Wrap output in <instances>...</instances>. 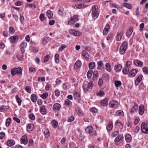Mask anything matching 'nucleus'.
I'll return each instance as SVG.
<instances>
[{
  "label": "nucleus",
  "mask_w": 148,
  "mask_h": 148,
  "mask_svg": "<svg viewBox=\"0 0 148 148\" xmlns=\"http://www.w3.org/2000/svg\"><path fill=\"white\" fill-rule=\"evenodd\" d=\"M123 138V136L122 134H120L116 137L114 140V142L116 143L119 142Z\"/></svg>",
  "instance_id": "dca6fc26"
},
{
  "label": "nucleus",
  "mask_w": 148,
  "mask_h": 148,
  "mask_svg": "<svg viewBox=\"0 0 148 148\" xmlns=\"http://www.w3.org/2000/svg\"><path fill=\"white\" fill-rule=\"evenodd\" d=\"M40 113L42 114H45L46 113L47 110L45 106H43L40 109Z\"/></svg>",
  "instance_id": "393cba45"
},
{
  "label": "nucleus",
  "mask_w": 148,
  "mask_h": 148,
  "mask_svg": "<svg viewBox=\"0 0 148 148\" xmlns=\"http://www.w3.org/2000/svg\"><path fill=\"white\" fill-rule=\"evenodd\" d=\"M93 86V82L92 81H89V82L84 81L83 85V88L84 91L86 92L91 90Z\"/></svg>",
  "instance_id": "f257e3e1"
},
{
  "label": "nucleus",
  "mask_w": 148,
  "mask_h": 148,
  "mask_svg": "<svg viewBox=\"0 0 148 148\" xmlns=\"http://www.w3.org/2000/svg\"><path fill=\"white\" fill-rule=\"evenodd\" d=\"M22 73V71L21 67L14 68L12 69L11 71V73L12 76L16 74H17L18 75H21Z\"/></svg>",
  "instance_id": "20e7f679"
},
{
  "label": "nucleus",
  "mask_w": 148,
  "mask_h": 148,
  "mask_svg": "<svg viewBox=\"0 0 148 148\" xmlns=\"http://www.w3.org/2000/svg\"><path fill=\"white\" fill-rule=\"evenodd\" d=\"M25 90L28 93H30L32 92L31 88L30 86H26L25 88Z\"/></svg>",
  "instance_id": "680f3d73"
},
{
  "label": "nucleus",
  "mask_w": 148,
  "mask_h": 148,
  "mask_svg": "<svg viewBox=\"0 0 148 148\" xmlns=\"http://www.w3.org/2000/svg\"><path fill=\"white\" fill-rule=\"evenodd\" d=\"M125 138L126 142H130L131 140V136L129 134H127L125 136Z\"/></svg>",
  "instance_id": "e433bc0d"
},
{
  "label": "nucleus",
  "mask_w": 148,
  "mask_h": 148,
  "mask_svg": "<svg viewBox=\"0 0 148 148\" xmlns=\"http://www.w3.org/2000/svg\"><path fill=\"white\" fill-rule=\"evenodd\" d=\"M29 118L32 120H34L35 119V117L34 115L32 113L30 114L29 116Z\"/></svg>",
  "instance_id": "774afa93"
},
{
  "label": "nucleus",
  "mask_w": 148,
  "mask_h": 148,
  "mask_svg": "<svg viewBox=\"0 0 148 148\" xmlns=\"http://www.w3.org/2000/svg\"><path fill=\"white\" fill-rule=\"evenodd\" d=\"M27 46V43L25 42H23L20 45V47L26 48Z\"/></svg>",
  "instance_id": "69168bd1"
},
{
  "label": "nucleus",
  "mask_w": 148,
  "mask_h": 148,
  "mask_svg": "<svg viewBox=\"0 0 148 148\" xmlns=\"http://www.w3.org/2000/svg\"><path fill=\"white\" fill-rule=\"evenodd\" d=\"M98 77V72L97 71H95L93 73L92 79L93 80H97Z\"/></svg>",
  "instance_id": "c9c22d12"
},
{
  "label": "nucleus",
  "mask_w": 148,
  "mask_h": 148,
  "mask_svg": "<svg viewBox=\"0 0 148 148\" xmlns=\"http://www.w3.org/2000/svg\"><path fill=\"white\" fill-rule=\"evenodd\" d=\"M115 116H117L119 115H122L123 116H124V113L121 110H119L117 111L115 113V114H114Z\"/></svg>",
  "instance_id": "7c9ffc66"
},
{
  "label": "nucleus",
  "mask_w": 148,
  "mask_h": 148,
  "mask_svg": "<svg viewBox=\"0 0 148 148\" xmlns=\"http://www.w3.org/2000/svg\"><path fill=\"white\" fill-rule=\"evenodd\" d=\"M9 107L8 106H2L0 107V111L4 112L8 109Z\"/></svg>",
  "instance_id": "cd10ccee"
},
{
  "label": "nucleus",
  "mask_w": 148,
  "mask_h": 148,
  "mask_svg": "<svg viewBox=\"0 0 148 148\" xmlns=\"http://www.w3.org/2000/svg\"><path fill=\"white\" fill-rule=\"evenodd\" d=\"M51 124L53 127L56 128L58 125V122L56 120H53L51 122Z\"/></svg>",
  "instance_id": "473e14b6"
},
{
  "label": "nucleus",
  "mask_w": 148,
  "mask_h": 148,
  "mask_svg": "<svg viewBox=\"0 0 148 148\" xmlns=\"http://www.w3.org/2000/svg\"><path fill=\"white\" fill-rule=\"evenodd\" d=\"M75 111L78 115H80L81 114V110L79 108L76 107L75 108Z\"/></svg>",
  "instance_id": "13d9d810"
},
{
  "label": "nucleus",
  "mask_w": 148,
  "mask_h": 148,
  "mask_svg": "<svg viewBox=\"0 0 148 148\" xmlns=\"http://www.w3.org/2000/svg\"><path fill=\"white\" fill-rule=\"evenodd\" d=\"M81 66V62L79 60H77L75 63L74 67L75 68L77 69L79 68Z\"/></svg>",
  "instance_id": "412c9836"
},
{
  "label": "nucleus",
  "mask_w": 148,
  "mask_h": 148,
  "mask_svg": "<svg viewBox=\"0 0 148 148\" xmlns=\"http://www.w3.org/2000/svg\"><path fill=\"white\" fill-rule=\"evenodd\" d=\"M110 26L108 24H107L103 31V34L104 35H106L108 32Z\"/></svg>",
  "instance_id": "f3484780"
},
{
  "label": "nucleus",
  "mask_w": 148,
  "mask_h": 148,
  "mask_svg": "<svg viewBox=\"0 0 148 148\" xmlns=\"http://www.w3.org/2000/svg\"><path fill=\"white\" fill-rule=\"evenodd\" d=\"M113 127V124L112 122L110 121L107 126V130L108 131H111Z\"/></svg>",
  "instance_id": "bb28decb"
},
{
  "label": "nucleus",
  "mask_w": 148,
  "mask_h": 148,
  "mask_svg": "<svg viewBox=\"0 0 148 148\" xmlns=\"http://www.w3.org/2000/svg\"><path fill=\"white\" fill-rule=\"evenodd\" d=\"M137 73V71L136 69H133L129 72L128 77H134L135 76Z\"/></svg>",
  "instance_id": "9b49d317"
},
{
  "label": "nucleus",
  "mask_w": 148,
  "mask_h": 148,
  "mask_svg": "<svg viewBox=\"0 0 148 148\" xmlns=\"http://www.w3.org/2000/svg\"><path fill=\"white\" fill-rule=\"evenodd\" d=\"M15 144L14 141L13 140H8L7 142V145L9 147L13 146Z\"/></svg>",
  "instance_id": "a878e982"
},
{
  "label": "nucleus",
  "mask_w": 148,
  "mask_h": 148,
  "mask_svg": "<svg viewBox=\"0 0 148 148\" xmlns=\"http://www.w3.org/2000/svg\"><path fill=\"white\" fill-rule=\"evenodd\" d=\"M143 77V76L142 75H140L137 77L135 82V84L136 85H138L140 82Z\"/></svg>",
  "instance_id": "4468645a"
},
{
  "label": "nucleus",
  "mask_w": 148,
  "mask_h": 148,
  "mask_svg": "<svg viewBox=\"0 0 148 148\" xmlns=\"http://www.w3.org/2000/svg\"><path fill=\"white\" fill-rule=\"evenodd\" d=\"M119 133V132L117 131H114V132H112L111 135V136L112 137H114L116 136L117 135H118Z\"/></svg>",
  "instance_id": "6e6d98bb"
},
{
  "label": "nucleus",
  "mask_w": 148,
  "mask_h": 148,
  "mask_svg": "<svg viewBox=\"0 0 148 148\" xmlns=\"http://www.w3.org/2000/svg\"><path fill=\"white\" fill-rule=\"evenodd\" d=\"M121 64H117L115 66L114 69L116 72H119L121 71Z\"/></svg>",
  "instance_id": "aec40b11"
},
{
  "label": "nucleus",
  "mask_w": 148,
  "mask_h": 148,
  "mask_svg": "<svg viewBox=\"0 0 148 148\" xmlns=\"http://www.w3.org/2000/svg\"><path fill=\"white\" fill-rule=\"evenodd\" d=\"M27 7H28L32 9H35L36 7V5L34 3L27 4Z\"/></svg>",
  "instance_id": "72a5a7b5"
},
{
  "label": "nucleus",
  "mask_w": 148,
  "mask_h": 148,
  "mask_svg": "<svg viewBox=\"0 0 148 148\" xmlns=\"http://www.w3.org/2000/svg\"><path fill=\"white\" fill-rule=\"evenodd\" d=\"M66 47V46L64 45H62L59 48V51H62Z\"/></svg>",
  "instance_id": "0e129e2a"
},
{
  "label": "nucleus",
  "mask_w": 148,
  "mask_h": 148,
  "mask_svg": "<svg viewBox=\"0 0 148 148\" xmlns=\"http://www.w3.org/2000/svg\"><path fill=\"white\" fill-rule=\"evenodd\" d=\"M134 63L136 66L138 67H141L143 65V63L142 62L138 60H135Z\"/></svg>",
  "instance_id": "ddd939ff"
},
{
  "label": "nucleus",
  "mask_w": 148,
  "mask_h": 148,
  "mask_svg": "<svg viewBox=\"0 0 148 148\" xmlns=\"http://www.w3.org/2000/svg\"><path fill=\"white\" fill-rule=\"evenodd\" d=\"M90 111L91 112L94 113H97L98 112V110L95 108H92L90 110Z\"/></svg>",
  "instance_id": "bf43d9fd"
},
{
  "label": "nucleus",
  "mask_w": 148,
  "mask_h": 148,
  "mask_svg": "<svg viewBox=\"0 0 148 148\" xmlns=\"http://www.w3.org/2000/svg\"><path fill=\"white\" fill-rule=\"evenodd\" d=\"M105 95L104 92L102 90L100 91L97 93V95L100 97H103Z\"/></svg>",
  "instance_id": "8fccbe9b"
},
{
  "label": "nucleus",
  "mask_w": 148,
  "mask_h": 148,
  "mask_svg": "<svg viewBox=\"0 0 148 148\" xmlns=\"http://www.w3.org/2000/svg\"><path fill=\"white\" fill-rule=\"evenodd\" d=\"M11 121V119L10 118H9L6 119L5 125L7 127H8L10 126Z\"/></svg>",
  "instance_id": "3c124183"
},
{
  "label": "nucleus",
  "mask_w": 148,
  "mask_h": 148,
  "mask_svg": "<svg viewBox=\"0 0 148 148\" xmlns=\"http://www.w3.org/2000/svg\"><path fill=\"white\" fill-rule=\"evenodd\" d=\"M59 56L58 54H56L55 56V62L56 63H58L59 62Z\"/></svg>",
  "instance_id": "09e8293b"
},
{
  "label": "nucleus",
  "mask_w": 148,
  "mask_h": 148,
  "mask_svg": "<svg viewBox=\"0 0 148 148\" xmlns=\"http://www.w3.org/2000/svg\"><path fill=\"white\" fill-rule=\"evenodd\" d=\"M123 36V34L122 32H120L119 33L118 35H117L116 37V40L117 41H120L121 40L122 37Z\"/></svg>",
  "instance_id": "c03bdc74"
},
{
  "label": "nucleus",
  "mask_w": 148,
  "mask_h": 148,
  "mask_svg": "<svg viewBox=\"0 0 148 148\" xmlns=\"http://www.w3.org/2000/svg\"><path fill=\"white\" fill-rule=\"evenodd\" d=\"M115 125L118 126L119 129L121 130L123 129V124L118 120L115 122Z\"/></svg>",
  "instance_id": "4be33fe9"
},
{
  "label": "nucleus",
  "mask_w": 148,
  "mask_h": 148,
  "mask_svg": "<svg viewBox=\"0 0 148 148\" xmlns=\"http://www.w3.org/2000/svg\"><path fill=\"white\" fill-rule=\"evenodd\" d=\"M76 8L79 9L87 7V5L84 4H77L75 5Z\"/></svg>",
  "instance_id": "2f4dec72"
},
{
  "label": "nucleus",
  "mask_w": 148,
  "mask_h": 148,
  "mask_svg": "<svg viewBox=\"0 0 148 148\" xmlns=\"http://www.w3.org/2000/svg\"><path fill=\"white\" fill-rule=\"evenodd\" d=\"M18 36H14L11 37L10 38V42L11 43H15L18 40Z\"/></svg>",
  "instance_id": "2eb2a0df"
},
{
  "label": "nucleus",
  "mask_w": 148,
  "mask_h": 148,
  "mask_svg": "<svg viewBox=\"0 0 148 148\" xmlns=\"http://www.w3.org/2000/svg\"><path fill=\"white\" fill-rule=\"evenodd\" d=\"M47 15L48 18H51L52 17L53 13L50 10H48L47 11Z\"/></svg>",
  "instance_id": "ea45409f"
},
{
  "label": "nucleus",
  "mask_w": 148,
  "mask_h": 148,
  "mask_svg": "<svg viewBox=\"0 0 148 148\" xmlns=\"http://www.w3.org/2000/svg\"><path fill=\"white\" fill-rule=\"evenodd\" d=\"M85 131L86 133H88L91 136L96 134V130H93L92 127L90 125L88 126L86 128Z\"/></svg>",
  "instance_id": "7ed1b4c3"
},
{
  "label": "nucleus",
  "mask_w": 148,
  "mask_h": 148,
  "mask_svg": "<svg viewBox=\"0 0 148 148\" xmlns=\"http://www.w3.org/2000/svg\"><path fill=\"white\" fill-rule=\"evenodd\" d=\"M93 73L92 71L91 70H89L88 72L87 73V76L88 78H89L91 77L92 76V73Z\"/></svg>",
  "instance_id": "5fc2aeb1"
},
{
  "label": "nucleus",
  "mask_w": 148,
  "mask_h": 148,
  "mask_svg": "<svg viewBox=\"0 0 148 148\" xmlns=\"http://www.w3.org/2000/svg\"><path fill=\"white\" fill-rule=\"evenodd\" d=\"M133 32V29H131L128 31H127L126 33V36L128 38H129L132 35V34Z\"/></svg>",
  "instance_id": "4c0bfd02"
},
{
  "label": "nucleus",
  "mask_w": 148,
  "mask_h": 148,
  "mask_svg": "<svg viewBox=\"0 0 148 148\" xmlns=\"http://www.w3.org/2000/svg\"><path fill=\"white\" fill-rule=\"evenodd\" d=\"M82 55L86 59H88L89 58L88 53L85 51H83L82 52Z\"/></svg>",
  "instance_id": "58836bf2"
},
{
  "label": "nucleus",
  "mask_w": 148,
  "mask_h": 148,
  "mask_svg": "<svg viewBox=\"0 0 148 148\" xmlns=\"http://www.w3.org/2000/svg\"><path fill=\"white\" fill-rule=\"evenodd\" d=\"M145 111V109L144 106L142 105H140L139 109V113L140 115H142L143 114Z\"/></svg>",
  "instance_id": "a211bd4d"
},
{
  "label": "nucleus",
  "mask_w": 148,
  "mask_h": 148,
  "mask_svg": "<svg viewBox=\"0 0 148 148\" xmlns=\"http://www.w3.org/2000/svg\"><path fill=\"white\" fill-rule=\"evenodd\" d=\"M138 109V107L137 105L134 106L132 109L130 111V113L131 114H133L136 112Z\"/></svg>",
  "instance_id": "b1692460"
},
{
  "label": "nucleus",
  "mask_w": 148,
  "mask_h": 148,
  "mask_svg": "<svg viewBox=\"0 0 148 148\" xmlns=\"http://www.w3.org/2000/svg\"><path fill=\"white\" fill-rule=\"evenodd\" d=\"M45 16V14H41L40 16V18L41 21H44Z\"/></svg>",
  "instance_id": "338daca9"
},
{
  "label": "nucleus",
  "mask_w": 148,
  "mask_h": 148,
  "mask_svg": "<svg viewBox=\"0 0 148 148\" xmlns=\"http://www.w3.org/2000/svg\"><path fill=\"white\" fill-rule=\"evenodd\" d=\"M78 20V16L77 15H74L71 19L67 23L68 24L70 25L73 24L74 23L77 22Z\"/></svg>",
  "instance_id": "0eeeda50"
},
{
  "label": "nucleus",
  "mask_w": 148,
  "mask_h": 148,
  "mask_svg": "<svg viewBox=\"0 0 148 148\" xmlns=\"http://www.w3.org/2000/svg\"><path fill=\"white\" fill-rule=\"evenodd\" d=\"M108 104V99L107 98H105L101 102V105L103 107L107 106Z\"/></svg>",
  "instance_id": "5701e85b"
},
{
  "label": "nucleus",
  "mask_w": 148,
  "mask_h": 148,
  "mask_svg": "<svg viewBox=\"0 0 148 148\" xmlns=\"http://www.w3.org/2000/svg\"><path fill=\"white\" fill-rule=\"evenodd\" d=\"M95 62H91L89 64V68L90 69H93L95 66Z\"/></svg>",
  "instance_id": "de8ad7c7"
},
{
  "label": "nucleus",
  "mask_w": 148,
  "mask_h": 148,
  "mask_svg": "<svg viewBox=\"0 0 148 148\" xmlns=\"http://www.w3.org/2000/svg\"><path fill=\"white\" fill-rule=\"evenodd\" d=\"M73 97L75 100L77 101L79 100L80 99V96L78 93H75L73 95Z\"/></svg>",
  "instance_id": "c85d7f7f"
},
{
  "label": "nucleus",
  "mask_w": 148,
  "mask_h": 148,
  "mask_svg": "<svg viewBox=\"0 0 148 148\" xmlns=\"http://www.w3.org/2000/svg\"><path fill=\"white\" fill-rule=\"evenodd\" d=\"M129 70L128 67L125 66L123 69V73L125 75L127 74L129 72Z\"/></svg>",
  "instance_id": "f704fd0d"
},
{
  "label": "nucleus",
  "mask_w": 148,
  "mask_h": 148,
  "mask_svg": "<svg viewBox=\"0 0 148 148\" xmlns=\"http://www.w3.org/2000/svg\"><path fill=\"white\" fill-rule=\"evenodd\" d=\"M16 101L19 106H20L21 104V100L19 97L18 95H16Z\"/></svg>",
  "instance_id": "49530a36"
},
{
  "label": "nucleus",
  "mask_w": 148,
  "mask_h": 148,
  "mask_svg": "<svg viewBox=\"0 0 148 148\" xmlns=\"http://www.w3.org/2000/svg\"><path fill=\"white\" fill-rule=\"evenodd\" d=\"M31 99L33 102H35L37 100V98L36 95L32 94L31 95Z\"/></svg>",
  "instance_id": "a19ab883"
},
{
  "label": "nucleus",
  "mask_w": 148,
  "mask_h": 148,
  "mask_svg": "<svg viewBox=\"0 0 148 148\" xmlns=\"http://www.w3.org/2000/svg\"><path fill=\"white\" fill-rule=\"evenodd\" d=\"M123 5L127 8L131 9L132 8V5L129 3H123Z\"/></svg>",
  "instance_id": "79ce46f5"
},
{
  "label": "nucleus",
  "mask_w": 148,
  "mask_h": 148,
  "mask_svg": "<svg viewBox=\"0 0 148 148\" xmlns=\"http://www.w3.org/2000/svg\"><path fill=\"white\" fill-rule=\"evenodd\" d=\"M141 130L144 134H148V122H143L141 125Z\"/></svg>",
  "instance_id": "f03ea898"
},
{
  "label": "nucleus",
  "mask_w": 148,
  "mask_h": 148,
  "mask_svg": "<svg viewBox=\"0 0 148 148\" xmlns=\"http://www.w3.org/2000/svg\"><path fill=\"white\" fill-rule=\"evenodd\" d=\"M34 125L33 124H30L28 125L27 127V130L28 131H30L32 130L34 128Z\"/></svg>",
  "instance_id": "c756f323"
},
{
  "label": "nucleus",
  "mask_w": 148,
  "mask_h": 148,
  "mask_svg": "<svg viewBox=\"0 0 148 148\" xmlns=\"http://www.w3.org/2000/svg\"><path fill=\"white\" fill-rule=\"evenodd\" d=\"M21 144L26 145L28 143V140L27 136H23L21 138Z\"/></svg>",
  "instance_id": "f8f14e48"
},
{
  "label": "nucleus",
  "mask_w": 148,
  "mask_h": 148,
  "mask_svg": "<svg viewBox=\"0 0 148 148\" xmlns=\"http://www.w3.org/2000/svg\"><path fill=\"white\" fill-rule=\"evenodd\" d=\"M109 105L112 108H116L118 107V104L117 101H112L110 102Z\"/></svg>",
  "instance_id": "9d476101"
},
{
  "label": "nucleus",
  "mask_w": 148,
  "mask_h": 148,
  "mask_svg": "<svg viewBox=\"0 0 148 148\" xmlns=\"http://www.w3.org/2000/svg\"><path fill=\"white\" fill-rule=\"evenodd\" d=\"M48 95V93L47 92H45L41 95L40 96V97L43 99H45L47 97Z\"/></svg>",
  "instance_id": "603ef678"
},
{
  "label": "nucleus",
  "mask_w": 148,
  "mask_h": 148,
  "mask_svg": "<svg viewBox=\"0 0 148 148\" xmlns=\"http://www.w3.org/2000/svg\"><path fill=\"white\" fill-rule=\"evenodd\" d=\"M127 46V42H124L122 44L120 48V53L121 54H123L126 51Z\"/></svg>",
  "instance_id": "39448f33"
},
{
  "label": "nucleus",
  "mask_w": 148,
  "mask_h": 148,
  "mask_svg": "<svg viewBox=\"0 0 148 148\" xmlns=\"http://www.w3.org/2000/svg\"><path fill=\"white\" fill-rule=\"evenodd\" d=\"M92 17L95 19L97 18L98 17V14L95 5H93L92 7Z\"/></svg>",
  "instance_id": "423d86ee"
},
{
  "label": "nucleus",
  "mask_w": 148,
  "mask_h": 148,
  "mask_svg": "<svg viewBox=\"0 0 148 148\" xmlns=\"http://www.w3.org/2000/svg\"><path fill=\"white\" fill-rule=\"evenodd\" d=\"M61 106L58 103H56L54 104L53 106V110L55 112H58L60 110Z\"/></svg>",
  "instance_id": "6e6552de"
},
{
  "label": "nucleus",
  "mask_w": 148,
  "mask_h": 148,
  "mask_svg": "<svg viewBox=\"0 0 148 148\" xmlns=\"http://www.w3.org/2000/svg\"><path fill=\"white\" fill-rule=\"evenodd\" d=\"M106 70L109 71L110 72V64L109 63H108L106 64Z\"/></svg>",
  "instance_id": "a18cd8bd"
},
{
  "label": "nucleus",
  "mask_w": 148,
  "mask_h": 148,
  "mask_svg": "<svg viewBox=\"0 0 148 148\" xmlns=\"http://www.w3.org/2000/svg\"><path fill=\"white\" fill-rule=\"evenodd\" d=\"M64 104L67 107H70L72 106V103L68 99H66L64 101Z\"/></svg>",
  "instance_id": "6ab92c4d"
},
{
  "label": "nucleus",
  "mask_w": 148,
  "mask_h": 148,
  "mask_svg": "<svg viewBox=\"0 0 148 148\" xmlns=\"http://www.w3.org/2000/svg\"><path fill=\"white\" fill-rule=\"evenodd\" d=\"M121 85V83L120 81H116L115 82V85L116 87H119Z\"/></svg>",
  "instance_id": "4d7b16f0"
},
{
  "label": "nucleus",
  "mask_w": 148,
  "mask_h": 148,
  "mask_svg": "<svg viewBox=\"0 0 148 148\" xmlns=\"http://www.w3.org/2000/svg\"><path fill=\"white\" fill-rule=\"evenodd\" d=\"M69 32L71 34L75 36H79L81 35L80 32L74 29L70 30Z\"/></svg>",
  "instance_id": "1a4fd4ad"
},
{
  "label": "nucleus",
  "mask_w": 148,
  "mask_h": 148,
  "mask_svg": "<svg viewBox=\"0 0 148 148\" xmlns=\"http://www.w3.org/2000/svg\"><path fill=\"white\" fill-rule=\"evenodd\" d=\"M46 138H48L50 136V132L48 130L45 129L44 132Z\"/></svg>",
  "instance_id": "37998d69"
},
{
  "label": "nucleus",
  "mask_w": 148,
  "mask_h": 148,
  "mask_svg": "<svg viewBox=\"0 0 148 148\" xmlns=\"http://www.w3.org/2000/svg\"><path fill=\"white\" fill-rule=\"evenodd\" d=\"M23 54H18L17 56V58L18 60H21L23 58Z\"/></svg>",
  "instance_id": "864d4df0"
},
{
  "label": "nucleus",
  "mask_w": 148,
  "mask_h": 148,
  "mask_svg": "<svg viewBox=\"0 0 148 148\" xmlns=\"http://www.w3.org/2000/svg\"><path fill=\"white\" fill-rule=\"evenodd\" d=\"M9 32L11 34H14L15 32L14 28L12 27H10L9 28Z\"/></svg>",
  "instance_id": "052dcab7"
},
{
  "label": "nucleus",
  "mask_w": 148,
  "mask_h": 148,
  "mask_svg": "<svg viewBox=\"0 0 148 148\" xmlns=\"http://www.w3.org/2000/svg\"><path fill=\"white\" fill-rule=\"evenodd\" d=\"M143 71L145 74L148 73V68L147 67H145L143 68Z\"/></svg>",
  "instance_id": "e2e57ef3"
}]
</instances>
